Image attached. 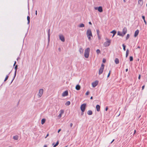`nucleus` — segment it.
<instances>
[{
    "mask_svg": "<svg viewBox=\"0 0 147 147\" xmlns=\"http://www.w3.org/2000/svg\"><path fill=\"white\" fill-rule=\"evenodd\" d=\"M142 19H143V20H145V16H142Z\"/></svg>",
    "mask_w": 147,
    "mask_h": 147,
    "instance_id": "ea45409f",
    "label": "nucleus"
},
{
    "mask_svg": "<svg viewBox=\"0 0 147 147\" xmlns=\"http://www.w3.org/2000/svg\"><path fill=\"white\" fill-rule=\"evenodd\" d=\"M86 35L89 40H91V37H92V35L91 30L90 29L87 30L86 33Z\"/></svg>",
    "mask_w": 147,
    "mask_h": 147,
    "instance_id": "f257e3e1",
    "label": "nucleus"
},
{
    "mask_svg": "<svg viewBox=\"0 0 147 147\" xmlns=\"http://www.w3.org/2000/svg\"><path fill=\"white\" fill-rule=\"evenodd\" d=\"M144 87H145V86L144 85L142 87V90H143L144 88Z\"/></svg>",
    "mask_w": 147,
    "mask_h": 147,
    "instance_id": "a18cd8bd",
    "label": "nucleus"
},
{
    "mask_svg": "<svg viewBox=\"0 0 147 147\" xmlns=\"http://www.w3.org/2000/svg\"><path fill=\"white\" fill-rule=\"evenodd\" d=\"M123 49L124 50V51H125L126 49H125V46L124 45V44H123Z\"/></svg>",
    "mask_w": 147,
    "mask_h": 147,
    "instance_id": "f704fd0d",
    "label": "nucleus"
},
{
    "mask_svg": "<svg viewBox=\"0 0 147 147\" xmlns=\"http://www.w3.org/2000/svg\"><path fill=\"white\" fill-rule=\"evenodd\" d=\"M79 51L81 54H82L83 53V49L81 48L79 49Z\"/></svg>",
    "mask_w": 147,
    "mask_h": 147,
    "instance_id": "aec40b11",
    "label": "nucleus"
},
{
    "mask_svg": "<svg viewBox=\"0 0 147 147\" xmlns=\"http://www.w3.org/2000/svg\"><path fill=\"white\" fill-rule=\"evenodd\" d=\"M136 132V130L135 129V130H134V134L135 133V132Z\"/></svg>",
    "mask_w": 147,
    "mask_h": 147,
    "instance_id": "680f3d73",
    "label": "nucleus"
},
{
    "mask_svg": "<svg viewBox=\"0 0 147 147\" xmlns=\"http://www.w3.org/2000/svg\"><path fill=\"white\" fill-rule=\"evenodd\" d=\"M115 62L116 64H118L119 63V59L117 58H115Z\"/></svg>",
    "mask_w": 147,
    "mask_h": 147,
    "instance_id": "6ab92c4d",
    "label": "nucleus"
},
{
    "mask_svg": "<svg viewBox=\"0 0 147 147\" xmlns=\"http://www.w3.org/2000/svg\"><path fill=\"white\" fill-rule=\"evenodd\" d=\"M94 9L95 10H98V11L100 12H102L103 11L102 8V7H101V6H100L98 7H95Z\"/></svg>",
    "mask_w": 147,
    "mask_h": 147,
    "instance_id": "0eeeda50",
    "label": "nucleus"
},
{
    "mask_svg": "<svg viewBox=\"0 0 147 147\" xmlns=\"http://www.w3.org/2000/svg\"><path fill=\"white\" fill-rule=\"evenodd\" d=\"M130 60V61H132L133 60V58L132 56H130L129 57Z\"/></svg>",
    "mask_w": 147,
    "mask_h": 147,
    "instance_id": "72a5a7b5",
    "label": "nucleus"
},
{
    "mask_svg": "<svg viewBox=\"0 0 147 147\" xmlns=\"http://www.w3.org/2000/svg\"><path fill=\"white\" fill-rule=\"evenodd\" d=\"M35 14H36V15H37V10H36V13H35Z\"/></svg>",
    "mask_w": 147,
    "mask_h": 147,
    "instance_id": "6e6d98bb",
    "label": "nucleus"
},
{
    "mask_svg": "<svg viewBox=\"0 0 147 147\" xmlns=\"http://www.w3.org/2000/svg\"><path fill=\"white\" fill-rule=\"evenodd\" d=\"M89 24H92L91 23V22H89Z\"/></svg>",
    "mask_w": 147,
    "mask_h": 147,
    "instance_id": "4d7b16f0",
    "label": "nucleus"
},
{
    "mask_svg": "<svg viewBox=\"0 0 147 147\" xmlns=\"http://www.w3.org/2000/svg\"><path fill=\"white\" fill-rule=\"evenodd\" d=\"M102 62L103 63H105L106 62V60L105 59H103L102 60Z\"/></svg>",
    "mask_w": 147,
    "mask_h": 147,
    "instance_id": "37998d69",
    "label": "nucleus"
},
{
    "mask_svg": "<svg viewBox=\"0 0 147 147\" xmlns=\"http://www.w3.org/2000/svg\"><path fill=\"white\" fill-rule=\"evenodd\" d=\"M27 20L28 21V24H29L30 22V18L29 17V16H28L27 17Z\"/></svg>",
    "mask_w": 147,
    "mask_h": 147,
    "instance_id": "cd10ccee",
    "label": "nucleus"
},
{
    "mask_svg": "<svg viewBox=\"0 0 147 147\" xmlns=\"http://www.w3.org/2000/svg\"><path fill=\"white\" fill-rule=\"evenodd\" d=\"M144 23H145V24L146 25L147 24V22H146V21L145 20H144Z\"/></svg>",
    "mask_w": 147,
    "mask_h": 147,
    "instance_id": "49530a36",
    "label": "nucleus"
},
{
    "mask_svg": "<svg viewBox=\"0 0 147 147\" xmlns=\"http://www.w3.org/2000/svg\"><path fill=\"white\" fill-rule=\"evenodd\" d=\"M121 114L120 111H118L116 113L115 115L117 117H118Z\"/></svg>",
    "mask_w": 147,
    "mask_h": 147,
    "instance_id": "dca6fc26",
    "label": "nucleus"
},
{
    "mask_svg": "<svg viewBox=\"0 0 147 147\" xmlns=\"http://www.w3.org/2000/svg\"><path fill=\"white\" fill-rule=\"evenodd\" d=\"M49 136V133H48L47 134V135L45 137V138H47V137L48 136Z\"/></svg>",
    "mask_w": 147,
    "mask_h": 147,
    "instance_id": "a19ab883",
    "label": "nucleus"
},
{
    "mask_svg": "<svg viewBox=\"0 0 147 147\" xmlns=\"http://www.w3.org/2000/svg\"><path fill=\"white\" fill-rule=\"evenodd\" d=\"M97 110H99L100 109V106L99 105H97L96 106Z\"/></svg>",
    "mask_w": 147,
    "mask_h": 147,
    "instance_id": "5701e85b",
    "label": "nucleus"
},
{
    "mask_svg": "<svg viewBox=\"0 0 147 147\" xmlns=\"http://www.w3.org/2000/svg\"><path fill=\"white\" fill-rule=\"evenodd\" d=\"M59 144V141H57L56 143L55 144V143H53L52 144V145L53 146V147H56Z\"/></svg>",
    "mask_w": 147,
    "mask_h": 147,
    "instance_id": "2eb2a0df",
    "label": "nucleus"
},
{
    "mask_svg": "<svg viewBox=\"0 0 147 147\" xmlns=\"http://www.w3.org/2000/svg\"><path fill=\"white\" fill-rule=\"evenodd\" d=\"M111 32V33H112L113 34V36H114V35L116 33V31H114V30H113V31Z\"/></svg>",
    "mask_w": 147,
    "mask_h": 147,
    "instance_id": "c756f323",
    "label": "nucleus"
},
{
    "mask_svg": "<svg viewBox=\"0 0 147 147\" xmlns=\"http://www.w3.org/2000/svg\"><path fill=\"white\" fill-rule=\"evenodd\" d=\"M111 72V71H109V73L108 74V75H107V77L108 78L109 76L110 75V74Z\"/></svg>",
    "mask_w": 147,
    "mask_h": 147,
    "instance_id": "e433bc0d",
    "label": "nucleus"
},
{
    "mask_svg": "<svg viewBox=\"0 0 147 147\" xmlns=\"http://www.w3.org/2000/svg\"><path fill=\"white\" fill-rule=\"evenodd\" d=\"M98 81L97 80H96L92 82V85L93 87L94 88L98 84Z\"/></svg>",
    "mask_w": 147,
    "mask_h": 147,
    "instance_id": "423d86ee",
    "label": "nucleus"
},
{
    "mask_svg": "<svg viewBox=\"0 0 147 147\" xmlns=\"http://www.w3.org/2000/svg\"><path fill=\"white\" fill-rule=\"evenodd\" d=\"M70 104V102L69 101H67L65 103V105H66L68 106Z\"/></svg>",
    "mask_w": 147,
    "mask_h": 147,
    "instance_id": "bb28decb",
    "label": "nucleus"
},
{
    "mask_svg": "<svg viewBox=\"0 0 147 147\" xmlns=\"http://www.w3.org/2000/svg\"><path fill=\"white\" fill-rule=\"evenodd\" d=\"M114 141V139H113L111 142V144Z\"/></svg>",
    "mask_w": 147,
    "mask_h": 147,
    "instance_id": "603ef678",
    "label": "nucleus"
},
{
    "mask_svg": "<svg viewBox=\"0 0 147 147\" xmlns=\"http://www.w3.org/2000/svg\"><path fill=\"white\" fill-rule=\"evenodd\" d=\"M43 91L44 90L43 89H40L38 94V96L39 98H40L42 96L43 93Z\"/></svg>",
    "mask_w": 147,
    "mask_h": 147,
    "instance_id": "39448f33",
    "label": "nucleus"
},
{
    "mask_svg": "<svg viewBox=\"0 0 147 147\" xmlns=\"http://www.w3.org/2000/svg\"><path fill=\"white\" fill-rule=\"evenodd\" d=\"M127 29L126 27H124L122 33L124 35L127 32Z\"/></svg>",
    "mask_w": 147,
    "mask_h": 147,
    "instance_id": "9b49d317",
    "label": "nucleus"
},
{
    "mask_svg": "<svg viewBox=\"0 0 147 147\" xmlns=\"http://www.w3.org/2000/svg\"><path fill=\"white\" fill-rule=\"evenodd\" d=\"M90 52V49L89 48H87L85 49L84 53V56L86 58H88V57Z\"/></svg>",
    "mask_w": 147,
    "mask_h": 147,
    "instance_id": "f03ea898",
    "label": "nucleus"
},
{
    "mask_svg": "<svg viewBox=\"0 0 147 147\" xmlns=\"http://www.w3.org/2000/svg\"><path fill=\"white\" fill-rule=\"evenodd\" d=\"M16 61H15V62H14V65H13L14 66L15 65V64H16Z\"/></svg>",
    "mask_w": 147,
    "mask_h": 147,
    "instance_id": "864d4df0",
    "label": "nucleus"
},
{
    "mask_svg": "<svg viewBox=\"0 0 147 147\" xmlns=\"http://www.w3.org/2000/svg\"><path fill=\"white\" fill-rule=\"evenodd\" d=\"M84 111H82V112L81 113V115H83L84 114Z\"/></svg>",
    "mask_w": 147,
    "mask_h": 147,
    "instance_id": "58836bf2",
    "label": "nucleus"
},
{
    "mask_svg": "<svg viewBox=\"0 0 147 147\" xmlns=\"http://www.w3.org/2000/svg\"><path fill=\"white\" fill-rule=\"evenodd\" d=\"M98 38L99 39H100V37L99 36V37H98Z\"/></svg>",
    "mask_w": 147,
    "mask_h": 147,
    "instance_id": "e2e57ef3",
    "label": "nucleus"
},
{
    "mask_svg": "<svg viewBox=\"0 0 147 147\" xmlns=\"http://www.w3.org/2000/svg\"><path fill=\"white\" fill-rule=\"evenodd\" d=\"M146 6L147 7V4H146Z\"/></svg>",
    "mask_w": 147,
    "mask_h": 147,
    "instance_id": "0e129e2a",
    "label": "nucleus"
},
{
    "mask_svg": "<svg viewBox=\"0 0 147 147\" xmlns=\"http://www.w3.org/2000/svg\"><path fill=\"white\" fill-rule=\"evenodd\" d=\"M128 69H125V71H126V72H127L128 71Z\"/></svg>",
    "mask_w": 147,
    "mask_h": 147,
    "instance_id": "5fc2aeb1",
    "label": "nucleus"
},
{
    "mask_svg": "<svg viewBox=\"0 0 147 147\" xmlns=\"http://www.w3.org/2000/svg\"><path fill=\"white\" fill-rule=\"evenodd\" d=\"M96 32H97V35L98 36H99V31L98 30H96Z\"/></svg>",
    "mask_w": 147,
    "mask_h": 147,
    "instance_id": "2f4dec72",
    "label": "nucleus"
},
{
    "mask_svg": "<svg viewBox=\"0 0 147 147\" xmlns=\"http://www.w3.org/2000/svg\"><path fill=\"white\" fill-rule=\"evenodd\" d=\"M68 95V92L67 90H66L63 92L62 94V96L63 97H64L67 96Z\"/></svg>",
    "mask_w": 147,
    "mask_h": 147,
    "instance_id": "1a4fd4ad",
    "label": "nucleus"
},
{
    "mask_svg": "<svg viewBox=\"0 0 147 147\" xmlns=\"http://www.w3.org/2000/svg\"><path fill=\"white\" fill-rule=\"evenodd\" d=\"M89 91H87V92L86 93V95H88L89 94Z\"/></svg>",
    "mask_w": 147,
    "mask_h": 147,
    "instance_id": "4c0bfd02",
    "label": "nucleus"
},
{
    "mask_svg": "<svg viewBox=\"0 0 147 147\" xmlns=\"http://www.w3.org/2000/svg\"><path fill=\"white\" fill-rule=\"evenodd\" d=\"M44 147H47V146L46 145H45L44 146Z\"/></svg>",
    "mask_w": 147,
    "mask_h": 147,
    "instance_id": "13d9d810",
    "label": "nucleus"
},
{
    "mask_svg": "<svg viewBox=\"0 0 147 147\" xmlns=\"http://www.w3.org/2000/svg\"><path fill=\"white\" fill-rule=\"evenodd\" d=\"M17 67H18L17 65H16L15 67V76H16V75L17 70Z\"/></svg>",
    "mask_w": 147,
    "mask_h": 147,
    "instance_id": "b1692460",
    "label": "nucleus"
},
{
    "mask_svg": "<svg viewBox=\"0 0 147 147\" xmlns=\"http://www.w3.org/2000/svg\"><path fill=\"white\" fill-rule=\"evenodd\" d=\"M64 111H61L60 113L58 115V117L59 119L61 117L62 114L64 113Z\"/></svg>",
    "mask_w": 147,
    "mask_h": 147,
    "instance_id": "4468645a",
    "label": "nucleus"
},
{
    "mask_svg": "<svg viewBox=\"0 0 147 147\" xmlns=\"http://www.w3.org/2000/svg\"><path fill=\"white\" fill-rule=\"evenodd\" d=\"M139 30H136L135 32L134 36L135 37H136L138 35L139 33Z\"/></svg>",
    "mask_w": 147,
    "mask_h": 147,
    "instance_id": "ddd939ff",
    "label": "nucleus"
},
{
    "mask_svg": "<svg viewBox=\"0 0 147 147\" xmlns=\"http://www.w3.org/2000/svg\"><path fill=\"white\" fill-rule=\"evenodd\" d=\"M8 77L9 76L8 75L6 76L4 81L5 82L8 79Z\"/></svg>",
    "mask_w": 147,
    "mask_h": 147,
    "instance_id": "7c9ffc66",
    "label": "nucleus"
},
{
    "mask_svg": "<svg viewBox=\"0 0 147 147\" xmlns=\"http://www.w3.org/2000/svg\"><path fill=\"white\" fill-rule=\"evenodd\" d=\"M140 47H139V46H138V49H140Z\"/></svg>",
    "mask_w": 147,
    "mask_h": 147,
    "instance_id": "052dcab7",
    "label": "nucleus"
},
{
    "mask_svg": "<svg viewBox=\"0 0 147 147\" xmlns=\"http://www.w3.org/2000/svg\"><path fill=\"white\" fill-rule=\"evenodd\" d=\"M104 64H102L99 71L98 74L99 75H100L102 73L104 70Z\"/></svg>",
    "mask_w": 147,
    "mask_h": 147,
    "instance_id": "20e7f679",
    "label": "nucleus"
},
{
    "mask_svg": "<svg viewBox=\"0 0 147 147\" xmlns=\"http://www.w3.org/2000/svg\"><path fill=\"white\" fill-rule=\"evenodd\" d=\"M106 41L104 43L103 45L105 47H108L111 43V40L107 38L106 39Z\"/></svg>",
    "mask_w": 147,
    "mask_h": 147,
    "instance_id": "7ed1b4c3",
    "label": "nucleus"
},
{
    "mask_svg": "<svg viewBox=\"0 0 147 147\" xmlns=\"http://www.w3.org/2000/svg\"><path fill=\"white\" fill-rule=\"evenodd\" d=\"M129 50L128 49H127L126 51V57H127L128 56V55L129 54Z\"/></svg>",
    "mask_w": 147,
    "mask_h": 147,
    "instance_id": "393cba45",
    "label": "nucleus"
},
{
    "mask_svg": "<svg viewBox=\"0 0 147 147\" xmlns=\"http://www.w3.org/2000/svg\"><path fill=\"white\" fill-rule=\"evenodd\" d=\"M84 24H80V25H79V27L80 28L81 27H84Z\"/></svg>",
    "mask_w": 147,
    "mask_h": 147,
    "instance_id": "c85d7f7f",
    "label": "nucleus"
},
{
    "mask_svg": "<svg viewBox=\"0 0 147 147\" xmlns=\"http://www.w3.org/2000/svg\"><path fill=\"white\" fill-rule=\"evenodd\" d=\"M18 136L17 135H16L13 136V139L15 140H17L18 139Z\"/></svg>",
    "mask_w": 147,
    "mask_h": 147,
    "instance_id": "a211bd4d",
    "label": "nucleus"
},
{
    "mask_svg": "<svg viewBox=\"0 0 147 147\" xmlns=\"http://www.w3.org/2000/svg\"><path fill=\"white\" fill-rule=\"evenodd\" d=\"M143 4V0H139L138 1V4L141 6Z\"/></svg>",
    "mask_w": 147,
    "mask_h": 147,
    "instance_id": "f8f14e48",
    "label": "nucleus"
},
{
    "mask_svg": "<svg viewBox=\"0 0 147 147\" xmlns=\"http://www.w3.org/2000/svg\"><path fill=\"white\" fill-rule=\"evenodd\" d=\"M76 89L78 90H79L80 89V86L79 85H77L76 86Z\"/></svg>",
    "mask_w": 147,
    "mask_h": 147,
    "instance_id": "f3484780",
    "label": "nucleus"
},
{
    "mask_svg": "<svg viewBox=\"0 0 147 147\" xmlns=\"http://www.w3.org/2000/svg\"><path fill=\"white\" fill-rule=\"evenodd\" d=\"M50 30L49 29L48 31V33H50Z\"/></svg>",
    "mask_w": 147,
    "mask_h": 147,
    "instance_id": "3c124183",
    "label": "nucleus"
},
{
    "mask_svg": "<svg viewBox=\"0 0 147 147\" xmlns=\"http://www.w3.org/2000/svg\"><path fill=\"white\" fill-rule=\"evenodd\" d=\"M45 121H46V120L45 119H42V120H41V123L43 125V124Z\"/></svg>",
    "mask_w": 147,
    "mask_h": 147,
    "instance_id": "412c9836",
    "label": "nucleus"
},
{
    "mask_svg": "<svg viewBox=\"0 0 147 147\" xmlns=\"http://www.w3.org/2000/svg\"><path fill=\"white\" fill-rule=\"evenodd\" d=\"M93 99V97L92 96H91L90 97V99Z\"/></svg>",
    "mask_w": 147,
    "mask_h": 147,
    "instance_id": "bf43d9fd",
    "label": "nucleus"
},
{
    "mask_svg": "<svg viewBox=\"0 0 147 147\" xmlns=\"http://www.w3.org/2000/svg\"><path fill=\"white\" fill-rule=\"evenodd\" d=\"M117 34H118V35L120 36H124L122 33H121L120 32H118Z\"/></svg>",
    "mask_w": 147,
    "mask_h": 147,
    "instance_id": "a878e982",
    "label": "nucleus"
},
{
    "mask_svg": "<svg viewBox=\"0 0 147 147\" xmlns=\"http://www.w3.org/2000/svg\"><path fill=\"white\" fill-rule=\"evenodd\" d=\"M50 33H48V37L49 38H50Z\"/></svg>",
    "mask_w": 147,
    "mask_h": 147,
    "instance_id": "de8ad7c7",
    "label": "nucleus"
},
{
    "mask_svg": "<svg viewBox=\"0 0 147 147\" xmlns=\"http://www.w3.org/2000/svg\"><path fill=\"white\" fill-rule=\"evenodd\" d=\"M108 109V107H106L105 108V110H107Z\"/></svg>",
    "mask_w": 147,
    "mask_h": 147,
    "instance_id": "8fccbe9b",
    "label": "nucleus"
},
{
    "mask_svg": "<svg viewBox=\"0 0 147 147\" xmlns=\"http://www.w3.org/2000/svg\"><path fill=\"white\" fill-rule=\"evenodd\" d=\"M61 129H59L58 131V133H59L61 131Z\"/></svg>",
    "mask_w": 147,
    "mask_h": 147,
    "instance_id": "09e8293b",
    "label": "nucleus"
},
{
    "mask_svg": "<svg viewBox=\"0 0 147 147\" xmlns=\"http://www.w3.org/2000/svg\"><path fill=\"white\" fill-rule=\"evenodd\" d=\"M72 125H73V123H71L70 125V127H72Z\"/></svg>",
    "mask_w": 147,
    "mask_h": 147,
    "instance_id": "79ce46f5",
    "label": "nucleus"
},
{
    "mask_svg": "<svg viewBox=\"0 0 147 147\" xmlns=\"http://www.w3.org/2000/svg\"><path fill=\"white\" fill-rule=\"evenodd\" d=\"M59 38L61 40L62 42H64L65 40L64 36L62 35H59Z\"/></svg>",
    "mask_w": 147,
    "mask_h": 147,
    "instance_id": "6e6552de",
    "label": "nucleus"
},
{
    "mask_svg": "<svg viewBox=\"0 0 147 147\" xmlns=\"http://www.w3.org/2000/svg\"><path fill=\"white\" fill-rule=\"evenodd\" d=\"M86 104H82L81 106V110H84L86 107Z\"/></svg>",
    "mask_w": 147,
    "mask_h": 147,
    "instance_id": "9d476101",
    "label": "nucleus"
},
{
    "mask_svg": "<svg viewBox=\"0 0 147 147\" xmlns=\"http://www.w3.org/2000/svg\"><path fill=\"white\" fill-rule=\"evenodd\" d=\"M96 52L98 54L100 53V51L99 49H97L96 51Z\"/></svg>",
    "mask_w": 147,
    "mask_h": 147,
    "instance_id": "473e14b6",
    "label": "nucleus"
},
{
    "mask_svg": "<svg viewBox=\"0 0 147 147\" xmlns=\"http://www.w3.org/2000/svg\"><path fill=\"white\" fill-rule=\"evenodd\" d=\"M129 35L128 34L127 35V37H126V40L128 38H129Z\"/></svg>",
    "mask_w": 147,
    "mask_h": 147,
    "instance_id": "c9c22d12",
    "label": "nucleus"
},
{
    "mask_svg": "<svg viewBox=\"0 0 147 147\" xmlns=\"http://www.w3.org/2000/svg\"><path fill=\"white\" fill-rule=\"evenodd\" d=\"M140 77H141V76L140 75H139V77H138V78L139 80H140Z\"/></svg>",
    "mask_w": 147,
    "mask_h": 147,
    "instance_id": "c03bdc74",
    "label": "nucleus"
},
{
    "mask_svg": "<svg viewBox=\"0 0 147 147\" xmlns=\"http://www.w3.org/2000/svg\"><path fill=\"white\" fill-rule=\"evenodd\" d=\"M87 113L89 115H92V111H88Z\"/></svg>",
    "mask_w": 147,
    "mask_h": 147,
    "instance_id": "4be33fe9",
    "label": "nucleus"
}]
</instances>
